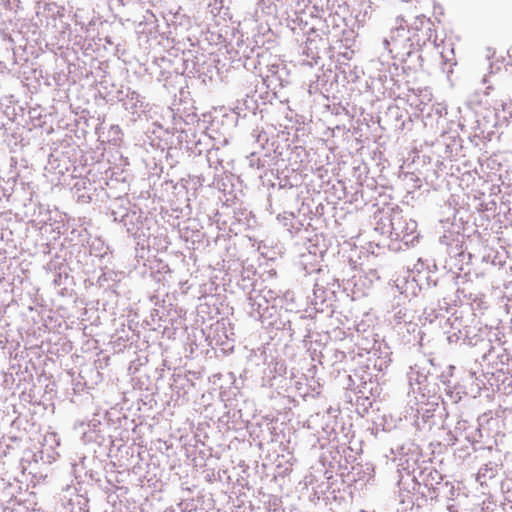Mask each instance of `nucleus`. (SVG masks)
<instances>
[{
    "label": "nucleus",
    "instance_id": "f03ea898",
    "mask_svg": "<svg viewBox=\"0 0 512 512\" xmlns=\"http://www.w3.org/2000/svg\"><path fill=\"white\" fill-rule=\"evenodd\" d=\"M19 9V0H5L0 3V31L8 29L9 25L20 20Z\"/></svg>",
    "mask_w": 512,
    "mask_h": 512
},
{
    "label": "nucleus",
    "instance_id": "423d86ee",
    "mask_svg": "<svg viewBox=\"0 0 512 512\" xmlns=\"http://www.w3.org/2000/svg\"><path fill=\"white\" fill-rule=\"evenodd\" d=\"M8 71L7 65L0 60V75L5 74Z\"/></svg>",
    "mask_w": 512,
    "mask_h": 512
},
{
    "label": "nucleus",
    "instance_id": "7ed1b4c3",
    "mask_svg": "<svg viewBox=\"0 0 512 512\" xmlns=\"http://www.w3.org/2000/svg\"><path fill=\"white\" fill-rule=\"evenodd\" d=\"M431 99V93L428 90H423L415 99H411V105H414L420 112H424Z\"/></svg>",
    "mask_w": 512,
    "mask_h": 512
},
{
    "label": "nucleus",
    "instance_id": "0eeeda50",
    "mask_svg": "<svg viewBox=\"0 0 512 512\" xmlns=\"http://www.w3.org/2000/svg\"><path fill=\"white\" fill-rule=\"evenodd\" d=\"M352 53H353L352 51H351L350 53H348V52H347V53H345V54H344V56H345L346 58H350V57H351V56H350V54H352Z\"/></svg>",
    "mask_w": 512,
    "mask_h": 512
},
{
    "label": "nucleus",
    "instance_id": "f257e3e1",
    "mask_svg": "<svg viewBox=\"0 0 512 512\" xmlns=\"http://www.w3.org/2000/svg\"><path fill=\"white\" fill-rule=\"evenodd\" d=\"M383 229L391 238L403 241L405 244H414L418 239L417 223L408 218L399 210H392L391 213L382 219Z\"/></svg>",
    "mask_w": 512,
    "mask_h": 512
},
{
    "label": "nucleus",
    "instance_id": "39448f33",
    "mask_svg": "<svg viewBox=\"0 0 512 512\" xmlns=\"http://www.w3.org/2000/svg\"><path fill=\"white\" fill-rule=\"evenodd\" d=\"M395 29L398 30V31L405 30V29L410 30V27L407 24V20H405L403 17H398L396 19Z\"/></svg>",
    "mask_w": 512,
    "mask_h": 512
},
{
    "label": "nucleus",
    "instance_id": "20e7f679",
    "mask_svg": "<svg viewBox=\"0 0 512 512\" xmlns=\"http://www.w3.org/2000/svg\"><path fill=\"white\" fill-rule=\"evenodd\" d=\"M432 23L430 19L426 18L425 16H417L415 17V21L413 26L410 27L412 30L416 31H426L431 32L432 31Z\"/></svg>",
    "mask_w": 512,
    "mask_h": 512
}]
</instances>
